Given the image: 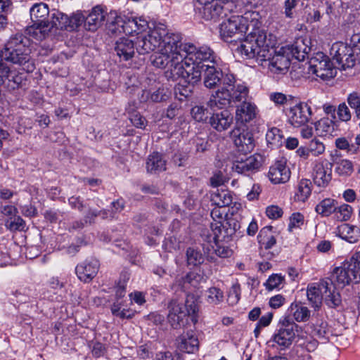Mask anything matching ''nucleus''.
<instances>
[{
	"mask_svg": "<svg viewBox=\"0 0 360 360\" xmlns=\"http://www.w3.org/2000/svg\"><path fill=\"white\" fill-rule=\"evenodd\" d=\"M310 154L314 157H318L324 153L326 146L323 142L319 141L317 138H314L308 143L307 146Z\"/></svg>",
	"mask_w": 360,
	"mask_h": 360,
	"instance_id": "47",
	"label": "nucleus"
},
{
	"mask_svg": "<svg viewBox=\"0 0 360 360\" xmlns=\"http://www.w3.org/2000/svg\"><path fill=\"white\" fill-rule=\"evenodd\" d=\"M50 14L51 10L46 4H34L30 9V18L33 22L32 27L44 34Z\"/></svg>",
	"mask_w": 360,
	"mask_h": 360,
	"instance_id": "14",
	"label": "nucleus"
},
{
	"mask_svg": "<svg viewBox=\"0 0 360 360\" xmlns=\"http://www.w3.org/2000/svg\"><path fill=\"white\" fill-rule=\"evenodd\" d=\"M207 300L209 303L218 304L223 300V292L217 288L213 287L207 290Z\"/></svg>",
	"mask_w": 360,
	"mask_h": 360,
	"instance_id": "50",
	"label": "nucleus"
},
{
	"mask_svg": "<svg viewBox=\"0 0 360 360\" xmlns=\"http://www.w3.org/2000/svg\"><path fill=\"white\" fill-rule=\"evenodd\" d=\"M211 201L218 207H228L233 202V195L229 190L217 189L212 193Z\"/></svg>",
	"mask_w": 360,
	"mask_h": 360,
	"instance_id": "32",
	"label": "nucleus"
},
{
	"mask_svg": "<svg viewBox=\"0 0 360 360\" xmlns=\"http://www.w3.org/2000/svg\"><path fill=\"white\" fill-rule=\"evenodd\" d=\"M169 92L167 89L159 88L153 93L150 96L151 102H161L166 101L169 97Z\"/></svg>",
	"mask_w": 360,
	"mask_h": 360,
	"instance_id": "55",
	"label": "nucleus"
},
{
	"mask_svg": "<svg viewBox=\"0 0 360 360\" xmlns=\"http://www.w3.org/2000/svg\"><path fill=\"white\" fill-rule=\"evenodd\" d=\"M283 132L277 127H271L266 134V139L268 143L275 146L282 144Z\"/></svg>",
	"mask_w": 360,
	"mask_h": 360,
	"instance_id": "43",
	"label": "nucleus"
},
{
	"mask_svg": "<svg viewBox=\"0 0 360 360\" xmlns=\"http://www.w3.org/2000/svg\"><path fill=\"white\" fill-rule=\"evenodd\" d=\"M6 227L11 231H23L25 228V221L20 217H14L7 220Z\"/></svg>",
	"mask_w": 360,
	"mask_h": 360,
	"instance_id": "52",
	"label": "nucleus"
},
{
	"mask_svg": "<svg viewBox=\"0 0 360 360\" xmlns=\"http://www.w3.org/2000/svg\"><path fill=\"white\" fill-rule=\"evenodd\" d=\"M311 193V182L309 179H302L298 185L297 192L295 195L297 201L304 202L310 196Z\"/></svg>",
	"mask_w": 360,
	"mask_h": 360,
	"instance_id": "40",
	"label": "nucleus"
},
{
	"mask_svg": "<svg viewBox=\"0 0 360 360\" xmlns=\"http://www.w3.org/2000/svg\"><path fill=\"white\" fill-rule=\"evenodd\" d=\"M184 310L188 312V317L194 315L198 311V305L194 301L193 296H188L185 302V304H183Z\"/></svg>",
	"mask_w": 360,
	"mask_h": 360,
	"instance_id": "58",
	"label": "nucleus"
},
{
	"mask_svg": "<svg viewBox=\"0 0 360 360\" xmlns=\"http://www.w3.org/2000/svg\"><path fill=\"white\" fill-rule=\"evenodd\" d=\"M356 283L360 282V251H356L349 260L343 262Z\"/></svg>",
	"mask_w": 360,
	"mask_h": 360,
	"instance_id": "34",
	"label": "nucleus"
},
{
	"mask_svg": "<svg viewBox=\"0 0 360 360\" xmlns=\"http://www.w3.org/2000/svg\"><path fill=\"white\" fill-rule=\"evenodd\" d=\"M297 327V326L295 323L285 318L280 323L279 328L274 335V341L283 348L288 347L295 337Z\"/></svg>",
	"mask_w": 360,
	"mask_h": 360,
	"instance_id": "15",
	"label": "nucleus"
},
{
	"mask_svg": "<svg viewBox=\"0 0 360 360\" xmlns=\"http://www.w3.org/2000/svg\"><path fill=\"white\" fill-rule=\"evenodd\" d=\"M315 131L319 136L331 135L335 130L334 122L328 117H323L314 122Z\"/></svg>",
	"mask_w": 360,
	"mask_h": 360,
	"instance_id": "36",
	"label": "nucleus"
},
{
	"mask_svg": "<svg viewBox=\"0 0 360 360\" xmlns=\"http://www.w3.org/2000/svg\"><path fill=\"white\" fill-rule=\"evenodd\" d=\"M311 115V107L303 102L290 107L286 112L289 123L295 127L304 126L309 121Z\"/></svg>",
	"mask_w": 360,
	"mask_h": 360,
	"instance_id": "11",
	"label": "nucleus"
},
{
	"mask_svg": "<svg viewBox=\"0 0 360 360\" xmlns=\"http://www.w3.org/2000/svg\"><path fill=\"white\" fill-rule=\"evenodd\" d=\"M127 112L129 119L136 127L143 129L146 127L147 121L139 112L136 110L130 111L129 109L127 110Z\"/></svg>",
	"mask_w": 360,
	"mask_h": 360,
	"instance_id": "49",
	"label": "nucleus"
},
{
	"mask_svg": "<svg viewBox=\"0 0 360 360\" xmlns=\"http://www.w3.org/2000/svg\"><path fill=\"white\" fill-rule=\"evenodd\" d=\"M186 258L188 265L197 266L204 262V257L201 252L193 248L187 249Z\"/></svg>",
	"mask_w": 360,
	"mask_h": 360,
	"instance_id": "44",
	"label": "nucleus"
},
{
	"mask_svg": "<svg viewBox=\"0 0 360 360\" xmlns=\"http://www.w3.org/2000/svg\"><path fill=\"white\" fill-rule=\"evenodd\" d=\"M191 115L197 122H204L208 118V111L202 105H195L191 109Z\"/></svg>",
	"mask_w": 360,
	"mask_h": 360,
	"instance_id": "51",
	"label": "nucleus"
},
{
	"mask_svg": "<svg viewBox=\"0 0 360 360\" xmlns=\"http://www.w3.org/2000/svg\"><path fill=\"white\" fill-rule=\"evenodd\" d=\"M257 240L261 250L272 248L276 243V239L272 233V227L265 226L262 228L257 236Z\"/></svg>",
	"mask_w": 360,
	"mask_h": 360,
	"instance_id": "30",
	"label": "nucleus"
},
{
	"mask_svg": "<svg viewBox=\"0 0 360 360\" xmlns=\"http://www.w3.org/2000/svg\"><path fill=\"white\" fill-rule=\"evenodd\" d=\"M233 117L228 110L214 112L210 118V125L218 131H223L231 127Z\"/></svg>",
	"mask_w": 360,
	"mask_h": 360,
	"instance_id": "22",
	"label": "nucleus"
},
{
	"mask_svg": "<svg viewBox=\"0 0 360 360\" xmlns=\"http://www.w3.org/2000/svg\"><path fill=\"white\" fill-rule=\"evenodd\" d=\"M105 11L101 6H96L85 18L86 28L89 31H96L106 20L108 25V15Z\"/></svg>",
	"mask_w": 360,
	"mask_h": 360,
	"instance_id": "20",
	"label": "nucleus"
},
{
	"mask_svg": "<svg viewBox=\"0 0 360 360\" xmlns=\"http://www.w3.org/2000/svg\"><path fill=\"white\" fill-rule=\"evenodd\" d=\"M232 101L231 89L221 88L215 94H212L207 102V105L212 110L214 108L223 109L228 106Z\"/></svg>",
	"mask_w": 360,
	"mask_h": 360,
	"instance_id": "24",
	"label": "nucleus"
},
{
	"mask_svg": "<svg viewBox=\"0 0 360 360\" xmlns=\"http://www.w3.org/2000/svg\"><path fill=\"white\" fill-rule=\"evenodd\" d=\"M27 39L21 34L10 37L4 48L0 51V61L6 60L13 64L23 65L30 59V49Z\"/></svg>",
	"mask_w": 360,
	"mask_h": 360,
	"instance_id": "6",
	"label": "nucleus"
},
{
	"mask_svg": "<svg viewBox=\"0 0 360 360\" xmlns=\"http://www.w3.org/2000/svg\"><path fill=\"white\" fill-rule=\"evenodd\" d=\"M349 272L346 269L345 266L342 264L340 266L336 267L333 272L332 278H329L332 282H335L337 285L344 287L349 285L354 281Z\"/></svg>",
	"mask_w": 360,
	"mask_h": 360,
	"instance_id": "33",
	"label": "nucleus"
},
{
	"mask_svg": "<svg viewBox=\"0 0 360 360\" xmlns=\"http://www.w3.org/2000/svg\"><path fill=\"white\" fill-rule=\"evenodd\" d=\"M168 321L174 328L184 326L187 322L188 312L182 304L172 300L168 306Z\"/></svg>",
	"mask_w": 360,
	"mask_h": 360,
	"instance_id": "18",
	"label": "nucleus"
},
{
	"mask_svg": "<svg viewBox=\"0 0 360 360\" xmlns=\"http://www.w3.org/2000/svg\"><path fill=\"white\" fill-rule=\"evenodd\" d=\"M355 58L354 56V51L352 50L351 52L347 54V56L342 59L338 65L341 66V68L345 70L347 68H352L355 64Z\"/></svg>",
	"mask_w": 360,
	"mask_h": 360,
	"instance_id": "60",
	"label": "nucleus"
},
{
	"mask_svg": "<svg viewBox=\"0 0 360 360\" xmlns=\"http://www.w3.org/2000/svg\"><path fill=\"white\" fill-rule=\"evenodd\" d=\"M338 202L331 198H326L321 200L315 207L316 212L322 217H328L335 214Z\"/></svg>",
	"mask_w": 360,
	"mask_h": 360,
	"instance_id": "37",
	"label": "nucleus"
},
{
	"mask_svg": "<svg viewBox=\"0 0 360 360\" xmlns=\"http://www.w3.org/2000/svg\"><path fill=\"white\" fill-rule=\"evenodd\" d=\"M298 1L297 0H285L284 2L283 8H284V15L287 18H294V12L293 10L297 6Z\"/></svg>",
	"mask_w": 360,
	"mask_h": 360,
	"instance_id": "57",
	"label": "nucleus"
},
{
	"mask_svg": "<svg viewBox=\"0 0 360 360\" xmlns=\"http://www.w3.org/2000/svg\"><path fill=\"white\" fill-rule=\"evenodd\" d=\"M352 50V49L350 46H347L345 44L338 42L333 44L330 49V55L333 56V59L339 64Z\"/></svg>",
	"mask_w": 360,
	"mask_h": 360,
	"instance_id": "39",
	"label": "nucleus"
},
{
	"mask_svg": "<svg viewBox=\"0 0 360 360\" xmlns=\"http://www.w3.org/2000/svg\"><path fill=\"white\" fill-rule=\"evenodd\" d=\"M232 101L243 103V101H247L249 90L246 86L238 84L236 86H233L231 89Z\"/></svg>",
	"mask_w": 360,
	"mask_h": 360,
	"instance_id": "42",
	"label": "nucleus"
},
{
	"mask_svg": "<svg viewBox=\"0 0 360 360\" xmlns=\"http://www.w3.org/2000/svg\"><path fill=\"white\" fill-rule=\"evenodd\" d=\"M288 311L297 322L307 321L311 315L309 309L300 303H292Z\"/></svg>",
	"mask_w": 360,
	"mask_h": 360,
	"instance_id": "35",
	"label": "nucleus"
},
{
	"mask_svg": "<svg viewBox=\"0 0 360 360\" xmlns=\"http://www.w3.org/2000/svg\"><path fill=\"white\" fill-rule=\"evenodd\" d=\"M177 349L184 353L195 354L199 349V340L193 330L184 332L176 340Z\"/></svg>",
	"mask_w": 360,
	"mask_h": 360,
	"instance_id": "17",
	"label": "nucleus"
},
{
	"mask_svg": "<svg viewBox=\"0 0 360 360\" xmlns=\"http://www.w3.org/2000/svg\"><path fill=\"white\" fill-rule=\"evenodd\" d=\"M98 269V261L96 259H91L78 264L76 266L75 271L80 281L84 283H89L96 276Z\"/></svg>",
	"mask_w": 360,
	"mask_h": 360,
	"instance_id": "19",
	"label": "nucleus"
},
{
	"mask_svg": "<svg viewBox=\"0 0 360 360\" xmlns=\"http://www.w3.org/2000/svg\"><path fill=\"white\" fill-rule=\"evenodd\" d=\"M338 233L341 238L350 243H354L359 240V229L355 226L343 224L338 227Z\"/></svg>",
	"mask_w": 360,
	"mask_h": 360,
	"instance_id": "31",
	"label": "nucleus"
},
{
	"mask_svg": "<svg viewBox=\"0 0 360 360\" xmlns=\"http://www.w3.org/2000/svg\"><path fill=\"white\" fill-rule=\"evenodd\" d=\"M238 5L235 0H216L203 6H197L201 17L206 20H217L233 12Z\"/></svg>",
	"mask_w": 360,
	"mask_h": 360,
	"instance_id": "8",
	"label": "nucleus"
},
{
	"mask_svg": "<svg viewBox=\"0 0 360 360\" xmlns=\"http://www.w3.org/2000/svg\"><path fill=\"white\" fill-rule=\"evenodd\" d=\"M283 281V277L278 274H273L266 281L264 285L269 290L279 288Z\"/></svg>",
	"mask_w": 360,
	"mask_h": 360,
	"instance_id": "54",
	"label": "nucleus"
},
{
	"mask_svg": "<svg viewBox=\"0 0 360 360\" xmlns=\"http://www.w3.org/2000/svg\"><path fill=\"white\" fill-rule=\"evenodd\" d=\"M227 224L230 225V222L227 220L216 221V222L211 223L210 227L213 233V239L215 242L224 240L226 237L231 236L235 233L236 227L228 228L226 227Z\"/></svg>",
	"mask_w": 360,
	"mask_h": 360,
	"instance_id": "29",
	"label": "nucleus"
},
{
	"mask_svg": "<svg viewBox=\"0 0 360 360\" xmlns=\"http://www.w3.org/2000/svg\"><path fill=\"white\" fill-rule=\"evenodd\" d=\"M231 137L238 150L246 154L255 148V140L252 133L248 129L236 127L231 132Z\"/></svg>",
	"mask_w": 360,
	"mask_h": 360,
	"instance_id": "13",
	"label": "nucleus"
},
{
	"mask_svg": "<svg viewBox=\"0 0 360 360\" xmlns=\"http://www.w3.org/2000/svg\"><path fill=\"white\" fill-rule=\"evenodd\" d=\"M179 51L189 61L202 64V61H210L212 64L217 63V56L212 49L207 46L197 48L193 44L180 42Z\"/></svg>",
	"mask_w": 360,
	"mask_h": 360,
	"instance_id": "9",
	"label": "nucleus"
},
{
	"mask_svg": "<svg viewBox=\"0 0 360 360\" xmlns=\"http://www.w3.org/2000/svg\"><path fill=\"white\" fill-rule=\"evenodd\" d=\"M347 101L354 110L357 119H360V93L354 91L347 96Z\"/></svg>",
	"mask_w": 360,
	"mask_h": 360,
	"instance_id": "46",
	"label": "nucleus"
},
{
	"mask_svg": "<svg viewBox=\"0 0 360 360\" xmlns=\"http://www.w3.org/2000/svg\"><path fill=\"white\" fill-rule=\"evenodd\" d=\"M290 170L286 165V160H281L272 165L268 172V177L274 184H285L290 178Z\"/></svg>",
	"mask_w": 360,
	"mask_h": 360,
	"instance_id": "16",
	"label": "nucleus"
},
{
	"mask_svg": "<svg viewBox=\"0 0 360 360\" xmlns=\"http://www.w3.org/2000/svg\"><path fill=\"white\" fill-rule=\"evenodd\" d=\"M68 16L57 9H51V14L44 32V35L48 34L53 28L57 30H68Z\"/></svg>",
	"mask_w": 360,
	"mask_h": 360,
	"instance_id": "23",
	"label": "nucleus"
},
{
	"mask_svg": "<svg viewBox=\"0 0 360 360\" xmlns=\"http://www.w3.org/2000/svg\"><path fill=\"white\" fill-rule=\"evenodd\" d=\"M225 181V177L220 171L215 172L210 178V184L213 187H218L224 184Z\"/></svg>",
	"mask_w": 360,
	"mask_h": 360,
	"instance_id": "63",
	"label": "nucleus"
},
{
	"mask_svg": "<svg viewBox=\"0 0 360 360\" xmlns=\"http://www.w3.org/2000/svg\"><path fill=\"white\" fill-rule=\"evenodd\" d=\"M337 113L338 118L342 122H348L351 120L352 114L345 103L339 105Z\"/></svg>",
	"mask_w": 360,
	"mask_h": 360,
	"instance_id": "56",
	"label": "nucleus"
},
{
	"mask_svg": "<svg viewBox=\"0 0 360 360\" xmlns=\"http://www.w3.org/2000/svg\"><path fill=\"white\" fill-rule=\"evenodd\" d=\"M84 21L85 22V18L81 13L73 14L71 17H68V30L77 28Z\"/></svg>",
	"mask_w": 360,
	"mask_h": 360,
	"instance_id": "53",
	"label": "nucleus"
},
{
	"mask_svg": "<svg viewBox=\"0 0 360 360\" xmlns=\"http://www.w3.org/2000/svg\"><path fill=\"white\" fill-rule=\"evenodd\" d=\"M314 333L320 338L328 339V335L329 330L327 327V323L322 322L320 325L316 326L314 329Z\"/></svg>",
	"mask_w": 360,
	"mask_h": 360,
	"instance_id": "61",
	"label": "nucleus"
},
{
	"mask_svg": "<svg viewBox=\"0 0 360 360\" xmlns=\"http://www.w3.org/2000/svg\"><path fill=\"white\" fill-rule=\"evenodd\" d=\"M335 172L342 176H350L354 171L352 161L347 159H335L334 160Z\"/></svg>",
	"mask_w": 360,
	"mask_h": 360,
	"instance_id": "38",
	"label": "nucleus"
},
{
	"mask_svg": "<svg viewBox=\"0 0 360 360\" xmlns=\"http://www.w3.org/2000/svg\"><path fill=\"white\" fill-rule=\"evenodd\" d=\"M266 214L269 218L276 219L282 216L283 211L279 207L271 205L266 208Z\"/></svg>",
	"mask_w": 360,
	"mask_h": 360,
	"instance_id": "62",
	"label": "nucleus"
},
{
	"mask_svg": "<svg viewBox=\"0 0 360 360\" xmlns=\"http://www.w3.org/2000/svg\"><path fill=\"white\" fill-rule=\"evenodd\" d=\"M148 27V22L142 18L119 15L115 11H110L108 15V29L112 34H139Z\"/></svg>",
	"mask_w": 360,
	"mask_h": 360,
	"instance_id": "7",
	"label": "nucleus"
},
{
	"mask_svg": "<svg viewBox=\"0 0 360 360\" xmlns=\"http://www.w3.org/2000/svg\"><path fill=\"white\" fill-rule=\"evenodd\" d=\"M263 163V158L259 154H254L245 159H237L232 166L233 172L249 176L258 172Z\"/></svg>",
	"mask_w": 360,
	"mask_h": 360,
	"instance_id": "12",
	"label": "nucleus"
},
{
	"mask_svg": "<svg viewBox=\"0 0 360 360\" xmlns=\"http://www.w3.org/2000/svg\"><path fill=\"white\" fill-rule=\"evenodd\" d=\"M258 13L247 12L244 15H231L224 21L220 26V34L224 40L228 41L233 37L240 39L249 30L250 26L255 27L258 21Z\"/></svg>",
	"mask_w": 360,
	"mask_h": 360,
	"instance_id": "5",
	"label": "nucleus"
},
{
	"mask_svg": "<svg viewBox=\"0 0 360 360\" xmlns=\"http://www.w3.org/2000/svg\"><path fill=\"white\" fill-rule=\"evenodd\" d=\"M181 40V34L168 32L164 25H158L150 30L146 35L137 37L136 50L139 54L144 55L158 49V51L150 58L152 64L165 69L169 63H178L180 56H177L176 53Z\"/></svg>",
	"mask_w": 360,
	"mask_h": 360,
	"instance_id": "2",
	"label": "nucleus"
},
{
	"mask_svg": "<svg viewBox=\"0 0 360 360\" xmlns=\"http://www.w3.org/2000/svg\"><path fill=\"white\" fill-rule=\"evenodd\" d=\"M203 75V83L205 87L214 89L221 83L223 72L220 68H216L214 64L205 65Z\"/></svg>",
	"mask_w": 360,
	"mask_h": 360,
	"instance_id": "27",
	"label": "nucleus"
},
{
	"mask_svg": "<svg viewBox=\"0 0 360 360\" xmlns=\"http://www.w3.org/2000/svg\"><path fill=\"white\" fill-rule=\"evenodd\" d=\"M304 216L299 213H293L290 217V223L288 225V230L292 231V229L300 226L303 224Z\"/></svg>",
	"mask_w": 360,
	"mask_h": 360,
	"instance_id": "59",
	"label": "nucleus"
},
{
	"mask_svg": "<svg viewBox=\"0 0 360 360\" xmlns=\"http://www.w3.org/2000/svg\"><path fill=\"white\" fill-rule=\"evenodd\" d=\"M332 179L331 167L325 166L323 163H317L314 167L313 181L319 187H326Z\"/></svg>",
	"mask_w": 360,
	"mask_h": 360,
	"instance_id": "25",
	"label": "nucleus"
},
{
	"mask_svg": "<svg viewBox=\"0 0 360 360\" xmlns=\"http://www.w3.org/2000/svg\"><path fill=\"white\" fill-rule=\"evenodd\" d=\"M167 160L165 157L158 152H154L146 159V168L148 173L159 174L167 169Z\"/></svg>",
	"mask_w": 360,
	"mask_h": 360,
	"instance_id": "28",
	"label": "nucleus"
},
{
	"mask_svg": "<svg viewBox=\"0 0 360 360\" xmlns=\"http://www.w3.org/2000/svg\"><path fill=\"white\" fill-rule=\"evenodd\" d=\"M352 213V207L347 205L343 204L340 206L337 205V209L335 212V217L340 221H347L350 219Z\"/></svg>",
	"mask_w": 360,
	"mask_h": 360,
	"instance_id": "45",
	"label": "nucleus"
},
{
	"mask_svg": "<svg viewBox=\"0 0 360 360\" xmlns=\"http://www.w3.org/2000/svg\"><path fill=\"white\" fill-rule=\"evenodd\" d=\"M258 113L257 105L250 101H243L237 106L236 119L241 123H248L254 120Z\"/></svg>",
	"mask_w": 360,
	"mask_h": 360,
	"instance_id": "21",
	"label": "nucleus"
},
{
	"mask_svg": "<svg viewBox=\"0 0 360 360\" xmlns=\"http://www.w3.org/2000/svg\"><path fill=\"white\" fill-rule=\"evenodd\" d=\"M177 56H180V59L176 65L169 63L167 66L166 75L169 79L173 80L178 78L184 79V83L188 82L195 85L201 79L202 72H204L205 64L198 63H190L188 59L181 54V51H178Z\"/></svg>",
	"mask_w": 360,
	"mask_h": 360,
	"instance_id": "3",
	"label": "nucleus"
},
{
	"mask_svg": "<svg viewBox=\"0 0 360 360\" xmlns=\"http://www.w3.org/2000/svg\"><path fill=\"white\" fill-rule=\"evenodd\" d=\"M194 89V85L191 83H184V79L179 82L175 86V94L176 96L180 95L184 98L189 97Z\"/></svg>",
	"mask_w": 360,
	"mask_h": 360,
	"instance_id": "48",
	"label": "nucleus"
},
{
	"mask_svg": "<svg viewBox=\"0 0 360 360\" xmlns=\"http://www.w3.org/2000/svg\"><path fill=\"white\" fill-rule=\"evenodd\" d=\"M274 44L272 34H267L264 30L255 27L240 42L236 51L245 59H255L271 74L283 75L290 67V60L283 48L275 51Z\"/></svg>",
	"mask_w": 360,
	"mask_h": 360,
	"instance_id": "1",
	"label": "nucleus"
},
{
	"mask_svg": "<svg viewBox=\"0 0 360 360\" xmlns=\"http://www.w3.org/2000/svg\"><path fill=\"white\" fill-rule=\"evenodd\" d=\"M352 137H340L335 139V146L342 150H345L348 154L354 155L359 151V147L352 143Z\"/></svg>",
	"mask_w": 360,
	"mask_h": 360,
	"instance_id": "41",
	"label": "nucleus"
},
{
	"mask_svg": "<svg viewBox=\"0 0 360 360\" xmlns=\"http://www.w3.org/2000/svg\"><path fill=\"white\" fill-rule=\"evenodd\" d=\"M307 298L312 307L319 309L324 300L326 304L335 308L341 303L340 295L336 291L335 284L329 278L320 281L319 283L308 287Z\"/></svg>",
	"mask_w": 360,
	"mask_h": 360,
	"instance_id": "4",
	"label": "nucleus"
},
{
	"mask_svg": "<svg viewBox=\"0 0 360 360\" xmlns=\"http://www.w3.org/2000/svg\"><path fill=\"white\" fill-rule=\"evenodd\" d=\"M285 297L282 295H276L269 300V305L271 308L277 309L281 307L285 303Z\"/></svg>",
	"mask_w": 360,
	"mask_h": 360,
	"instance_id": "64",
	"label": "nucleus"
},
{
	"mask_svg": "<svg viewBox=\"0 0 360 360\" xmlns=\"http://www.w3.org/2000/svg\"><path fill=\"white\" fill-rule=\"evenodd\" d=\"M136 42L125 37L119 39L115 46L117 55L124 60L131 59L134 56Z\"/></svg>",
	"mask_w": 360,
	"mask_h": 360,
	"instance_id": "26",
	"label": "nucleus"
},
{
	"mask_svg": "<svg viewBox=\"0 0 360 360\" xmlns=\"http://www.w3.org/2000/svg\"><path fill=\"white\" fill-rule=\"evenodd\" d=\"M308 73L315 75L322 80H328L336 75L337 70L328 56L317 53L309 60Z\"/></svg>",
	"mask_w": 360,
	"mask_h": 360,
	"instance_id": "10",
	"label": "nucleus"
}]
</instances>
